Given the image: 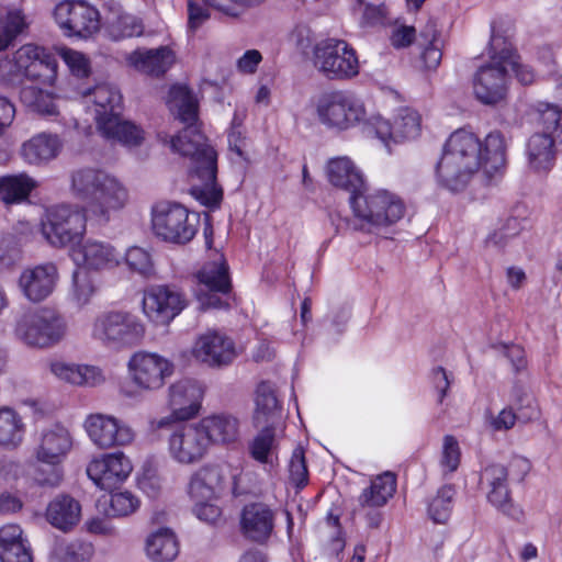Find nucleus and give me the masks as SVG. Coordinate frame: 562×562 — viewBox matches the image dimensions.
<instances>
[{
	"label": "nucleus",
	"mask_w": 562,
	"mask_h": 562,
	"mask_svg": "<svg viewBox=\"0 0 562 562\" xmlns=\"http://www.w3.org/2000/svg\"><path fill=\"white\" fill-rule=\"evenodd\" d=\"M125 261L127 266L143 276H148L151 272V258L150 255L139 247H131L125 254Z\"/></svg>",
	"instance_id": "obj_61"
},
{
	"label": "nucleus",
	"mask_w": 562,
	"mask_h": 562,
	"mask_svg": "<svg viewBox=\"0 0 562 562\" xmlns=\"http://www.w3.org/2000/svg\"><path fill=\"white\" fill-rule=\"evenodd\" d=\"M58 270L52 262L24 269L19 278V288L31 302H41L48 297L57 283Z\"/></svg>",
	"instance_id": "obj_22"
},
{
	"label": "nucleus",
	"mask_w": 562,
	"mask_h": 562,
	"mask_svg": "<svg viewBox=\"0 0 562 562\" xmlns=\"http://www.w3.org/2000/svg\"><path fill=\"white\" fill-rule=\"evenodd\" d=\"M205 0H188V31L195 33L209 19L210 11Z\"/></svg>",
	"instance_id": "obj_60"
},
{
	"label": "nucleus",
	"mask_w": 562,
	"mask_h": 562,
	"mask_svg": "<svg viewBox=\"0 0 562 562\" xmlns=\"http://www.w3.org/2000/svg\"><path fill=\"white\" fill-rule=\"evenodd\" d=\"M94 555L91 542L81 539L56 540L49 552V562H90Z\"/></svg>",
	"instance_id": "obj_39"
},
{
	"label": "nucleus",
	"mask_w": 562,
	"mask_h": 562,
	"mask_svg": "<svg viewBox=\"0 0 562 562\" xmlns=\"http://www.w3.org/2000/svg\"><path fill=\"white\" fill-rule=\"evenodd\" d=\"M318 121L328 128L348 130L362 121L366 110L351 92L337 90L325 92L316 102Z\"/></svg>",
	"instance_id": "obj_12"
},
{
	"label": "nucleus",
	"mask_w": 562,
	"mask_h": 562,
	"mask_svg": "<svg viewBox=\"0 0 562 562\" xmlns=\"http://www.w3.org/2000/svg\"><path fill=\"white\" fill-rule=\"evenodd\" d=\"M539 124L542 127L541 133H549L555 140L562 142V109L554 104H540Z\"/></svg>",
	"instance_id": "obj_53"
},
{
	"label": "nucleus",
	"mask_w": 562,
	"mask_h": 562,
	"mask_svg": "<svg viewBox=\"0 0 562 562\" xmlns=\"http://www.w3.org/2000/svg\"><path fill=\"white\" fill-rule=\"evenodd\" d=\"M50 371L60 380L79 386H95L103 382L101 371L92 366L54 362Z\"/></svg>",
	"instance_id": "obj_38"
},
{
	"label": "nucleus",
	"mask_w": 562,
	"mask_h": 562,
	"mask_svg": "<svg viewBox=\"0 0 562 562\" xmlns=\"http://www.w3.org/2000/svg\"><path fill=\"white\" fill-rule=\"evenodd\" d=\"M0 561L33 562L31 547L23 538V531L19 525L9 524L0 528Z\"/></svg>",
	"instance_id": "obj_32"
},
{
	"label": "nucleus",
	"mask_w": 562,
	"mask_h": 562,
	"mask_svg": "<svg viewBox=\"0 0 562 562\" xmlns=\"http://www.w3.org/2000/svg\"><path fill=\"white\" fill-rule=\"evenodd\" d=\"M183 307L182 294L169 286H150L144 293L143 311L156 324H168Z\"/></svg>",
	"instance_id": "obj_19"
},
{
	"label": "nucleus",
	"mask_w": 562,
	"mask_h": 562,
	"mask_svg": "<svg viewBox=\"0 0 562 562\" xmlns=\"http://www.w3.org/2000/svg\"><path fill=\"white\" fill-rule=\"evenodd\" d=\"M192 356L207 367L220 368L235 359V344L225 334L210 329L196 338Z\"/></svg>",
	"instance_id": "obj_18"
},
{
	"label": "nucleus",
	"mask_w": 562,
	"mask_h": 562,
	"mask_svg": "<svg viewBox=\"0 0 562 562\" xmlns=\"http://www.w3.org/2000/svg\"><path fill=\"white\" fill-rule=\"evenodd\" d=\"M169 106L186 124L184 128L171 138V147L189 158V172L201 183L193 184L190 192L201 204L215 209L223 199V190L216 183L217 154L209 144L198 124V101L184 86H173L169 92Z\"/></svg>",
	"instance_id": "obj_1"
},
{
	"label": "nucleus",
	"mask_w": 562,
	"mask_h": 562,
	"mask_svg": "<svg viewBox=\"0 0 562 562\" xmlns=\"http://www.w3.org/2000/svg\"><path fill=\"white\" fill-rule=\"evenodd\" d=\"M145 333L140 321L126 312H106L99 315L92 325V337L111 348L138 344Z\"/></svg>",
	"instance_id": "obj_11"
},
{
	"label": "nucleus",
	"mask_w": 562,
	"mask_h": 562,
	"mask_svg": "<svg viewBox=\"0 0 562 562\" xmlns=\"http://www.w3.org/2000/svg\"><path fill=\"white\" fill-rule=\"evenodd\" d=\"M43 49L44 47L42 46L25 44L13 54L22 76H25L33 66V63L38 60L40 54H43Z\"/></svg>",
	"instance_id": "obj_63"
},
{
	"label": "nucleus",
	"mask_w": 562,
	"mask_h": 562,
	"mask_svg": "<svg viewBox=\"0 0 562 562\" xmlns=\"http://www.w3.org/2000/svg\"><path fill=\"white\" fill-rule=\"evenodd\" d=\"M512 407L519 417V422L528 423L539 417L540 412L533 396L522 386L515 385L512 392Z\"/></svg>",
	"instance_id": "obj_50"
},
{
	"label": "nucleus",
	"mask_w": 562,
	"mask_h": 562,
	"mask_svg": "<svg viewBox=\"0 0 562 562\" xmlns=\"http://www.w3.org/2000/svg\"><path fill=\"white\" fill-rule=\"evenodd\" d=\"M70 190L87 203V210L100 223H108L112 213L122 210L128 200L126 188L114 176L97 168H81L71 173Z\"/></svg>",
	"instance_id": "obj_4"
},
{
	"label": "nucleus",
	"mask_w": 562,
	"mask_h": 562,
	"mask_svg": "<svg viewBox=\"0 0 562 562\" xmlns=\"http://www.w3.org/2000/svg\"><path fill=\"white\" fill-rule=\"evenodd\" d=\"M514 32L515 24L507 18H499L491 25L488 44L491 60L481 66L473 78L474 94L484 104H497L507 95L509 83L507 64L514 63L510 59Z\"/></svg>",
	"instance_id": "obj_2"
},
{
	"label": "nucleus",
	"mask_w": 562,
	"mask_h": 562,
	"mask_svg": "<svg viewBox=\"0 0 562 562\" xmlns=\"http://www.w3.org/2000/svg\"><path fill=\"white\" fill-rule=\"evenodd\" d=\"M274 519L276 513L269 505L250 503L241 510L240 528L247 539L265 543L273 532Z\"/></svg>",
	"instance_id": "obj_23"
},
{
	"label": "nucleus",
	"mask_w": 562,
	"mask_h": 562,
	"mask_svg": "<svg viewBox=\"0 0 562 562\" xmlns=\"http://www.w3.org/2000/svg\"><path fill=\"white\" fill-rule=\"evenodd\" d=\"M314 65L329 79H350L359 74L356 50L338 38H326L316 44Z\"/></svg>",
	"instance_id": "obj_13"
},
{
	"label": "nucleus",
	"mask_w": 562,
	"mask_h": 562,
	"mask_svg": "<svg viewBox=\"0 0 562 562\" xmlns=\"http://www.w3.org/2000/svg\"><path fill=\"white\" fill-rule=\"evenodd\" d=\"M145 550L154 562H170L179 553V543L170 528L161 527L148 535Z\"/></svg>",
	"instance_id": "obj_36"
},
{
	"label": "nucleus",
	"mask_w": 562,
	"mask_h": 562,
	"mask_svg": "<svg viewBox=\"0 0 562 562\" xmlns=\"http://www.w3.org/2000/svg\"><path fill=\"white\" fill-rule=\"evenodd\" d=\"M83 428L89 439L100 449L125 447L135 439L134 429L112 415L90 414L83 422Z\"/></svg>",
	"instance_id": "obj_15"
},
{
	"label": "nucleus",
	"mask_w": 562,
	"mask_h": 562,
	"mask_svg": "<svg viewBox=\"0 0 562 562\" xmlns=\"http://www.w3.org/2000/svg\"><path fill=\"white\" fill-rule=\"evenodd\" d=\"M87 103H92L97 128L111 144L124 147L139 146L144 139L143 131L133 122L122 119L123 105L120 90L112 83L101 82L78 91Z\"/></svg>",
	"instance_id": "obj_3"
},
{
	"label": "nucleus",
	"mask_w": 562,
	"mask_h": 562,
	"mask_svg": "<svg viewBox=\"0 0 562 562\" xmlns=\"http://www.w3.org/2000/svg\"><path fill=\"white\" fill-rule=\"evenodd\" d=\"M389 10L384 3H366L360 20L361 26L383 25L387 21Z\"/></svg>",
	"instance_id": "obj_64"
},
{
	"label": "nucleus",
	"mask_w": 562,
	"mask_h": 562,
	"mask_svg": "<svg viewBox=\"0 0 562 562\" xmlns=\"http://www.w3.org/2000/svg\"><path fill=\"white\" fill-rule=\"evenodd\" d=\"M460 447L453 436L447 435L443 438L441 467L448 472H454L460 464Z\"/></svg>",
	"instance_id": "obj_62"
},
{
	"label": "nucleus",
	"mask_w": 562,
	"mask_h": 562,
	"mask_svg": "<svg viewBox=\"0 0 562 562\" xmlns=\"http://www.w3.org/2000/svg\"><path fill=\"white\" fill-rule=\"evenodd\" d=\"M132 470L130 459L119 451L92 460L87 467V474L98 487L111 491L123 483Z\"/></svg>",
	"instance_id": "obj_20"
},
{
	"label": "nucleus",
	"mask_w": 562,
	"mask_h": 562,
	"mask_svg": "<svg viewBox=\"0 0 562 562\" xmlns=\"http://www.w3.org/2000/svg\"><path fill=\"white\" fill-rule=\"evenodd\" d=\"M261 427V431L249 443V453L256 461L272 465L277 448L274 426Z\"/></svg>",
	"instance_id": "obj_44"
},
{
	"label": "nucleus",
	"mask_w": 562,
	"mask_h": 562,
	"mask_svg": "<svg viewBox=\"0 0 562 562\" xmlns=\"http://www.w3.org/2000/svg\"><path fill=\"white\" fill-rule=\"evenodd\" d=\"M212 8L229 16H239L249 9L261 5L266 0H205Z\"/></svg>",
	"instance_id": "obj_57"
},
{
	"label": "nucleus",
	"mask_w": 562,
	"mask_h": 562,
	"mask_svg": "<svg viewBox=\"0 0 562 562\" xmlns=\"http://www.w3.org/2000/svg\"><path fill=\"white\" fill-rule=\"evenodd\" d=\"M477 170V168L457 160V158L443 151L436 172L438 181L442 187L450 191H461Z\"/></svg>",
	"instance_id": "obj_33"
},
{
	"label": "nucleus",
	"mask_w": 562,
	"mask_h": 562,
	"mask_svg": "<svg viewBox=\"0 0 562 562\" xmlns=\"http://www.w3.org/2000/svg\"><path fill=\"white\" fill-rule=\"evenodd\" d=\"M198 424L209 447L212 443L228 445L237 441L239 437V420L231 414H213L202 418Z\"/></svg>",
	"instance_id": "obj_28"
},
{
	"label": "nucleus",
	"mask_w": 562,
	"mask_h": 562,
	"mask_svg": "<svg viewBox=\"0 0 562 562\" xmlns=\"http://www.w3.org/2000/svg\"><path fill=\"white\" fill-rule=\"evenodd\" d=\"M67 333L68 324L64 315L47 307L23 314L14 327V336L19 341L40 349L59 344Z\"/></svg>",
	"instance_id": "obj_7"
},
{
	"label": "nucleus",
	"mask_w": 562,
	"mask_h": 562,
	"mask_svg": "<svg viewBox=\"0 0 562 562\" xmlns=\"http://www.w3.org/2000/svg\"><path fill=\"white\" fill-rule=\"evenodd\" d=\"M125 60L128 66L133 67L139 72L160 77L162 76L175 63V54L167 46H160L155 49H135L126 54Z\"/></svg>",
	"instance_id": "obj_26"
},
{
	"label": "nucleus",
	"mask_w": 562,
	"mask_h": 562,
	"mask_svg": "<svg viewBox=\"0 0 562 562\" xmlns=\"http://www.w3.org/2000/svg\"><path fill=\"white\" fill-rule=\"evenodd\" d=\"M81 506L69 495L55 497L47 506L46 519L55 528L63 531L71 530L80 520Z\"/></svg>",
	"instance_id": "obj_35"
},
{
	"label": "nucleus",
	"mask_w": 562,
	"mask_h": 562,
	"mask_svg": "<svg viewBox=\"0 0 562 562\" xmlns=\"http://www.w3.org/2000/svg\"><path fill=\"white\" fill-rule=\"evenodd\" d=\"M54 19L66 36L87 38L100 29L99 11L83 0L59 2Z\"/></svg>",
	"instance_id": "obj_14"
},
{
	"label": "nucleus",
	"mask_w": 562,
	"mask_h": 562,
	"mask_svg": "<svg viewBox=\"0 0 562 562\" xmlns=\"http://www.w3.org/2000/svg\"><path fill=\"white\" fill-rule=\"evenodd\" d=\"M443 151L475 168L482 167V143L465 130H458L447 140Z\"/></svg>",
	"instance_id": "obj_31"
},
{
	"label": "nucleus",
	"mask_w": 562,
	"mask_h": 562,
	"mask_svg": "<svg viewBox=\"0 0 562 562\" xmlns=\"http://www.w3.org/2000/svg\"><path fill=\"white\" fill-rule=\"evenodd\" d=\"M151 225L154 233L161 239L183 245L195 236L200 215L180 203L164 201L153 207Z\"/></svg>",
	"instance_id": "obj_8"
},
{
	"label": "nucleus",
	"mask_w": 562,
	"mask_h": 562,
	"mask_svg": "<svg viewBox=\"0 0 562 562\" xmlns=\"http://www.w3.org/2000/svg\"><path fill=\"white\" fill-rule=\"evenodd\" d=\"M396 490V479L391 472L378 475L369 487L360 494L358 502L362 507H382L393 496Z\"/></svg>",
	"instance_id": "obj_40"
},
{
	"label": "nucleus",
	"mask_w": 562,
	"mask_h": 562,
	"mask_svg": "<svg viewBox=\"0 0 562 562\" xmlns=\"http://www.w3.org/2000/svg\"><path fill=\"white\" fill-rule=\"evenodd\" d=\"M139 507V499L128 491L112 493L106 515L111 517H126Z\"/></svg>",
	"instance_id": "obj_54"
},
{
	"label": "nucleus",
	"mask_w": 562,
	"mask_h": 562,
	"mask_svg": "<svg viewBox=\"0 0 562 562\" xmlns=\"http://www.w3.org/2000/svg\"><path fill=\"white\" fill-rule=\"evenodd\" d=\"M209 446L198 423L173 428L168 438V452L173 461L182 465L200 462Z\"/></svg>",
	"instance_id": "obj_17"
},
{
	"label": "nucleus",
	"mask_w": 562,
	"mask_h": 562,
	"mask_svg": "<svg viewBox=\"0 0 562 562\" xmlns=\"http://www.w3.org/2000/svg\"><path fill=\"white\" fill-rule=\"evenodd\" d=\"M521 228L520 221L516 217H510L486 237V245L499 249L504 248L513 238L519 235Z\"/></svg>",
	"instance_id": "obj_56"
},
{
	"label": "nucleus",
	"mask_w": 562,
	"mask_h": 562,
	"mask_svg": "<svg viewBox=\"0 0 562 562\" xmlns=\"http://www.w3.org/2000/svg\"><path fill=\"white\" fill-rule=\"evenodd\" d=\"M225 479L220 465H203L191 475L188 494L194 502L213 501L224 490Z\"/></svg>",
	"instance_id": "obj_24"
},
{
	"label": "nucleus",
	"mask_w": 562,
	"mask_h": 562,
	"mask_svg": "<svg viewBox=\"0 0 562 562\" xmlns=\"http://www.w3.org/2000/svg\"><path fill=\"white\" fill-rule=\"evenodd\" d=\"M506 162V142L504 135L491 132L482 144V166L486 172L497 171Z\"/></svg>",
	"instance_id": "obj_43"
},
{
	"label": "nucleus",
	"mask_w": 562,
	"mask_h": 562,
	"mask_svg": "<svg viewBox=\"0 0 562 562\" xmlns=\"http://www.w3.org/2000/svg\"><path fill=\"white\" fill-rule=\"evenodd\" d=\"M327 178L334 187L349 192V200L366 191L362 173L348 157L330 159L327 164Z\"/></svg>",
	"instance_id": "obj_27"
},
{
	"label": "nucleus",
	"mask_w": 562,
	"mask_h": 562,
	"mask_svg": "<svg viewBox=\"0 0 562 562\" xmlns=\"http://www.w3.org/2000/svg\"><path fill=\"white\" fill-rule=\"evenodd\" d=\"M255 404L252 419L256 427L274 426L281 418V405L270 382L263 381L258 384Z\"/></svg>",
	"instance_id": "obj_34"
},
{
	"label": "nucleus",
	"mask_w": 562,
	"mask_h": 562,
	"mask_svg": "<svg viewBox=\"0 0 562 562\" xmlns=\"http://www.w3.org/2000/svg\"><path fill=\"white\" fill-rule=\"evenodd\" d=\"M290 479L297 487H303L308 481V471L305 461L304 450L301 447L294 449L290 464H289Z\"/></svg>",
	"instance_id": "obj_59"
},
{
	"label": "nucleus",
	"mask_w": 562,
	"mask_h": 562,
	"mask_svg": "<svg viewBox=\"0 0 562 562\" xmlns=\"http://www.w3.org/2000/svg\"><path fill=\"white\" fill-rule=\"evenodd\" d=\"M350 205L355 215L368 225L369 231L395 224L403 217L405 211L403 202L385 190L370 194L363 192L351 198Z\"/></svg>",
	"instance_id": "obj_10"
},
{
	"label": "nucleus",
	"mask_w": 562,
	"mask_h": 562,
	"mask_svg": "<svg viewBox=\"0 0 562 562\" xmlns=\"http://www.w3.org/2000/svg\"><path fill=\"white\" fill-rule=\"evenodd\" d=\"M74 259L88 270L99 271L119 266L121 254L108 243L89 239L74 251Z\"/></svg>",
	"instance_id": "obj_25"
},
{
	"label": "nucleus",
	"mask_w": 562,
	"mask_h": 562,
	"mask_svg": "<svg viewBox=\"0 0 562 562\" xmlns=\"http://www.w3.org/2000/svg\"><path fill=\"white\" fill-rule=\"evenodd\" d=\"M231 290H216L213 288H196L195 296L201 310L228 308V295Z\"/></svg>",
	"instance_id": "obj_55"
},
{
	"label": "nucleus",
	"mask_w": 562,
	"mask_h": 562,
	"mask_svg": "<svg viewBox=\"0 0 562 562\" xmlns=\"http://www.w3.org/2000/svg\"><path fill=\"white\" fill-rule=\"evenodd\" d=\"M36 187V181L26 173L3 176L0 178V201L5 205L26 201Z\"/></svg>",
	"instance_id": "obj_41"
},
{
	"label": "nucleus",
	"mask_w": 562,
	"mask_h": 562,
	"mask_svg": "<svg viewBox=\"0 0 562 562\" xmlns=\"http://www.w3.org/2000/svg\"><path fill=\"white\" fill-rule=\"evenodd\" d=\"M26 432L22 416L10 406L0 407V447L7 450L19 448Z\"/></svg>",
	"instance_id": "obj_37"
},
{
	"label": "nucleus",
	"mask_w": 562,
	"mask_h": 562,
	"mask_svg": "<svg viewBox=\"0 0 562 562\" xmlns=\"http://www.w3.org/2000/svg\"><path fill=\"white\" fill-rule=\"evenodd\" d=\"M203 391L201 386L191 380H180L169 386V418L184 422L195 417L201 408Z\"/></svg>",
	"instance_id": "obj_21"
},
{
	"label": "nucleus",
	"mask_w": 562,
	"mask_h": 562,
	"mask_svg": "<svg viewBox=\"0 0 562 562\" xmlns=\"http://www.w3.org/2000/svg\"><path fill=\"white\" fill-rule=\"evenodd\" d=\"M555 140L549 133H535L526 144L528 166L535 172H548L555 164Z\"/></svg>",
	"instance_id": "obj_29"
},
{
	"label": "nucleus",
	"mask_w": 562,
	"mask_h": 562,
	"mask_svg": "<svg viewBox=\"0 0 562 562\" xmlns=\"http://www.w3.org/2000/svg\"><path fill=\"white\" fill-rule=\"evenodd\" d=\"M108 32L112 40L119 41L140 36L144 33V25L137 16L123 12L109 22Z\"/></svg>",
	"instance_id": "obj_46"
},
{
	"label": "nucleus",
	"mask_w": 562,
	"mask_h": 562,
	"mask_svg": "<svg viewBox=\"0 0 562 562\" xmlns=\"http://www.w3.org/2000/svg\"><path fill=\"white\" fill-rule=\"evenodd\" d=\"M20 100L26 108L40 114H57L53 95L35 86L23 87L20 91Z\"/></svg>",
	"instance_id": "obj_45"
},
{
	"label": "nucleus",
	"mask_w": 562,
	"mask_h": 562,
	"mask_svg": "<svg viewBox=\"0 0 562 562\" xmlns=\"http://www.w3.org/2000/svg\"><path fill=\"white\" fill-rule=\"evenodd\" d=\"M27 27L25 16L20 10H10L0 18V50L5 49Z\"/></svg>",
	"instance_id": "obj_47"
},
{
	"label": "nucleus",
	"mask_w": 562,
	"mask_h": 562,
	"mask_svg": "<svg viewBox=\"0 0 562 562\" xmlns=\"http://www.w3.org/2000/svg\"><path fill=\"white\" fill-rule=\"evenodd\" d=\"M198 288H213L216 290H232L228 266L222 255L215 260L205 262L195 274Z\"/></svg>",
	"instance_id": "obj_42"
},
{
	"label": "nucleus",
	"mask_w": 562,
	"mask_h": 562,
	"mask_svg": "<svg viewBox=\"0 0 562 562\" xmlns=\"http://www.w3.org/2000/svg\"><path fill=\"white\" fill-rule=\"evenodd\" d=\"M395 142L413 139L419 135L420 117L415 110L401 108L394 119Z\"/></svg>",
	"instance_id": "obj_51"
},
{
	"label": "nucleus",
	"mask_w": 562,
	"mask_h": 562,
	"mask_svg": "<svg viewBox=\"0 0 562 562\" xmlns=\"http://www.w3.org/2000/svg\"><path fill=\"white\" fill-rule=\"evenodd\" d=\"M133 382L144 391H156L164 386L175 371L173 363L165 357L151 352H136L128 361Z\"/></svg>",
	"instance_id": "obj_16"
},
{
	"label": "nucleus",
	"mask_w": 562,
	"mask_h": 562,
	"mask_svg": "<svg viewBox=\"0 0 562 562\" xmlns=\"http://www.w3.org/2000/svg\"><path fill=\"white\" fill-rule=\"evenodd\" d=\"M95 291V282L88 271L78 269L72 273V284L69 297L77 307H83L87 305Z\"/></svg>",
	"instance_id": "obj_48"
},
{
	"label": "nucleus",
	"mask_w": 562,
	"mask_h": 562,
	"mask_svg": "<svg viewBox=\"0 0 562 562\" xmlns=\"http://www.w3.org/2000/svg\"><path fill=\"white\" fill-rule=\"evenodd\" d=\"M61 57L74 77L79 79L90 75V61L82 53L65 48L61 52Z\"/></svg>",
	"instance_id": "obj_58"
},
{
	"label": "nucleus",
	"mask_w": 562,
	"mask_h": 562,
	"mask_svg": "<svg viewBox=\"0 0 562 562\" xmlns=\"http://www.w3.org/2000/svg\"><path fill=\"white\" fill-rule=\"evenodd\" d=\"M529 469L530 465L526 459L515 458L508 465L493 463L485 467L481 472L480 483L486 490L487 502L515 520H519L524 513L512 498L509 483L524 481Z\"/></svg>",
	"instance_id": "obj_5"
},
{
	"label": "nucleus",
	"mask_w": 562,
	"mask_h": 562,
	"mask_svg": "<svg viewBox=\"0 0 562 562\" xmlns=\"http://www.w3.org/2000/svg\"><path fill=\"white\" fill-rule=\"evenodd\" d=\"M24 77L43 85L53 86L57 78L56 57L44 48L43 54H40L38 60L33 63V66Z\"/></svg>",
	"instance_id": "obj_49"
},
{
	"label": "nucleus",
	"mask_w": 562,
	"mask_h": 562,
	"mask_svg": "<svg viewBox=\"0 0 562 562\" xmlns=\"http://www.w3.org/2000/svg\"><path fill=\"white\" fill-rule=\"evenodd\" d=\"M74 439L70 431L55 424L41 431L34 448L36 460L42 463L35 472V481L43 486H57L63 480L61 463L70 452Z\"/></svg>",
	"instance_id": "obj_6"
},
{
	"label": "nucleus",
	"mask_w": 562,
	"mask_h": 562,
	"mask_svg": "<svg viewBox=\"0 0 562 562\" xmlns=\"http://www.w3.org/2000/svg\"><path fill=\"white\" fill-rule=\"evenodd\" d=\"M61 147L57 135L40 133L22 144L20 154L25 162L40 166L55 159Z\"/></svg>",
	"instance_id": "obj_30"
},
{
	"label": "nucleus",
	"mask_w": 562,
	"mask_h": 562,
	"mask_svg": "<svg viewBox=\"0 0 562 562\" xmlns=\"http://www.w3.org/2000/svg\"><path fill=\"white\" fill-rule=\"evenodd\" d=\"M454 488L451 485L440 487L428 504V515L436 524H445L451 514Z\"/></svg>",
	"instance_id": "obj_52"
},
{
	"label": "nucleus",
	"mask_w": 562,
	"mask_h": 562,
	"mask_svg": "<svg viewBox=\"0 0 562 562\" xmlns=\"http://www.w3.org/2000/svg\"><path fill=\"white\" fill-rule=\"evenodd\" d=\"M41 228L45 239L54 247L79 244L87 228L86 209L69 204L49 207Z\"/></svg>",
	"instance_id": "obj_9"
}]
</instances>
